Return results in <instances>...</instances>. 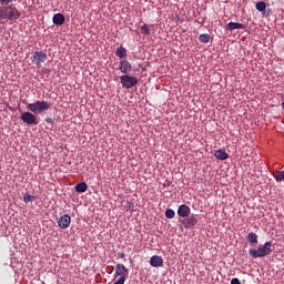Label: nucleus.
<instances>
[{"label":"nucleus","instance_id":"obj_1","mask_svg":"<svg viewBox=\"0 0 284 284\" xmlns=\"http://www.w3.org/2000/svg\"><path fill=\"white\" fill-rule=\"evenodd\" d=\"M14 0H0V21H18L21 19V11L12 4Z\"/></svg>","mask_w":284,"mask_h":284},{"label":"nucleus","instance_id":"obj_2","mask_svg":"<svg viewBox=\"0 0 284 284\" xmlns=\"http://www.w3.org/2000/svg\"><path fill=\"white\" fill-rule=\"evenodd\" d=\"M274 252L272 248V242H266L265 244L260 245L257 248H250L248 254L252 258H265Z\"/></svg>","mask_w":284,"mask_h":284},{"label":"nucleus","instance_id":"obj_3","mask_svg":"<svg viewBox=\"0 0 284 284\" xmlns=\"http://www.w3.org/2000/svg\"><path fill=\"white\" fill-rule=\"evenodd\" d=\"M27 110L33 112V114H42V112L50 110V104L45 101H36L34 103H29Z\"/></svg>","mask_w":284,"mask_h":284},{"label":"nucleus","instance_id":"obj_4","mask_svg":"<svg viewBox=\"0 0 284 284\" xmlns=\"http://www.w3.org/2000/svg\"><path fill=\"white\" fill-rule=\"evenodd\" d=\"M120 83L122 84V88H125V90H130L134 88L136 83H139V79L130 74H124L120 77Z\"/></svg>","mask_w":284,"mask_h":284},{"label":"nucleus","instance_id":"obj_5","mask_svg":"<svg viewBox=\"0 0 284 284\" xmlns=\"http://www.w3.org/2000/svg\"><path fill=\"white\" fill-rule=\"evenodd\" d=\"M20 119L23 123H27V125H39V121H37V115H34V113L23 112Z\"/></svg>","mask_w":284,"mask_h":284},{"label":"nucleus","instance_id":"obj_6","mask_svg":"<svg viewBox=\"0 0 284 284\" xmlns=\"http://www.w3.org/2000/svg\"><path fill=\"white\" fill-rule=\"evenodd\" d=\"M47 60L48 53L43 51H36L31 57V61L32 63H36V65H41V63H45Z\"/></svg>","mask_w":284,"mask_h":284},{"label":"nucleus","instance_id":"obj_7","mask_svg":"<svg viewBox=\"0 0 284 284\" xmlns=\"http://www.w3.org/2000/svg\"><path fill=\"white\" fill-rule=\"evenodd\" d=\"M128 274H130V271L128 270V267H125V265L124 264H121V263H119V264H116V266H115V278L116 277H124V278H128Z\"/></svg>","mask_w":284,"mask_h":284},{"label":"nucleus","instance_id":"obj_8","mask_svg":"<svg viewBox=\"0 0 284 284\" xmlns=\"http://www.w3.org/2000/svg\"><path fill=\"white\" fill-rule=\"evenodd\" d=\"M70 223H72V217L68 214L62 215L58 221V225L61 230H68V227H70Z\"/></svg>","mask_w":284,"mask_h":284},{"label":"nucleus","instance_id":"obj_9","mask_svg":"<svg viewBox=\"0 0 284 284\" xmlns=\"http://www.w3.org/2000/svg\"><path fill=\"white\" fill-rule=\"evenodd\" d=\"M196 223H199V220H196L194 215H191L182 221V225L185 227V230H192Z\"/></svg>","mask_w":284,"mask_h":284},{"label":"nucleus","instance_id":"obj_10","mask_svg":"<svg viewBox=\"0 0 284 284\" xmlns=\"http://www.w3.org/2000/svg\"><path fill=\"white\" fill-rule=\"evenodd\" d=\"M119 70L122 74H130L132 72V63L128 60H121Z\"/></svg>","mask_w":284,"mask_h":284},{"label":"nucleus","instance_id":"obj_11","mask_svg":"<svg viewBox=\"0 0 284 284\" xmlns=\"http://www.w3.org/2000/svg\"><path fill=\"white\" fill-rule=\"evenodd\" d=\"M190 212L191 209L190 206H187L186 204H182L179 206L178 209V214L182 217V219H187V216H190Z\"/></svg>","mask_w":284,"mask_h":284},{"label":"nucleus","instance_id":"obj_12","mask_svg":"<svg viewBox=\"0 0 284 284\" xmlns=\"http://www.w3.org/2000/svg\"><path fill=\"white\" fill-rule=\"evenodd\" d=\"M150 265L151 267H163V257L159 255H153L150 258Z\"/></svg>","mask_w":284,"mask_h":284},{"label":"nucleus","instance_id":"obj_13","mask_svg":"<svg viewBox=\"0 0 284 284\" xmlns=\"http://www.w3.org/2000/svg\"><path fill=\"white\" fill-rule=\"evenodd\" d=\"M225 30H229V31L245 30V24L241 22H229L225 27Z\"/></svg>","mask_w":284,"mask_h":284},{"label":"nucleus","instance_id":"obj_14","mask_svg":"<svg viewBox=\"0 0 284 284\" xmlns=\"http://www.w3.org/2000/svg\"><path fill=\"white\" fill-rule=\"evenodd\" d=\"M215 159H219V161H226V159H230V154L223 149L216 150L214 152Z\"/></svg>","mask_w":284,"mask_h":284},{"label":"nucleus","instance_id":"obj_15","mask_svg":"<svg viewBox=\"0 0 284 284\" xmlns=\"http://www.w3.org/2000/svg\"><path fill=\"white\" fill-rule=\"evenodd\" d=\"M53 23L54 26H63L65 23V16L62 13H55L53 16Z\"/></svg>","mask_w":284,"mask_h":284},{"label":"nucleus","instance_id":"obj_16","mask_svg":"<svg viewBox=\"0 0 284 284\" xmlns=\"http://www.w3.org/2000/svg\"><path fill=\"white\" fill-rule=\"evenodd\" d=\"M115 57H118V59L125 60L128 58V50L121 45L115 50Z\"/></svg>","mask_w":284,"mask_h":284},{"label":"nucleus","instance_id":"obj_17","mask_svg":"<svg viewBox=\"0 0 284 284\" xmlns=\"http://www.w3.org/2000/svg\"><path fill=\"white\" fill-rule=\"evenodd\" d=\"M75 192L83 194V192H88V184L85 182H80L75 185Z\"/></svg>","mask_w":284,"mask_h":284},{"label":"nucleus","instance_id":"obj_18","mask_svg":"<svg viewBox=\"0 0 284 284\" xmlns=\"http://www.w3.org/2000/svg\"><path fill=\"white\" fill-rule=\"evenodd\" d=\"M246 241H248V243H258V235H256V233H248Z\"/></svg>","mask_w":284,"mask_h":284},{"label":"nucleus","instance_id":"obj_19","mask_svg":"<svg viewBox=\"0 0 284 284\" xmlns=\"http://www.w3.org/2000/svg\"><path fill=\"white\" fill-rule=\"evenodd\" d=\"M210 39L211 36L207 33H202L199 36V41H201V43H210Z\"/></svg>","mask_w":284,"mask_h":284},{"label":"nucleus","instance_id":"obj_20","mask_svg":"<svg viewBox=\"0 0 284 284\" xmlns=\"http://www.w3.org/2000/svg\"><path fill=\"white\" fill-rule=\"evenodd\" d=\"M256 10L258 12H265V8H267V4L264 1H260L255 4Z\"/></svg>","mask_w":284,"mask_h":284},{"label":"nucleus","instance_id":"obj_21","mask_svg":"<svg viewBox=\"0 0 284 284\" xmlns=\"http://www.w3.org/2000/svg\"><path fill=\"white\" fill-rule=\"evenodd\" d=\"M273 176L276 181H284V171H275Z\"/></svg>","mask_w":284,"mask_h":284},{"label":"nucleus","instance_id":"obj_22","mask_svg":"<svg viewBox=\"0 0 284 284\" xmlns=\"http://www.w3.org/2000/svg\"><path fill=\"white\" fill-rule=\"evenodd\" d=\"M165 216H166L168 219H174V216H176V213L174 212V210L168 209V210L165 211Z\"/></svg>","mask_w":284,"mask_h":284},{"label":"nucleus","instance_id":"obj_23","mask_svg":"<svg viewBox=\"0 0 284 284\" xmlns=\"http://www.w3.org/2000/svg\"><path fill=\"white\" fill-rule=\"evenodd\" d=\"M23 201H24V203H30V202L34 201V196H32L30 194H24Z\"/></svg>","mask_w":284,"mask_h":284},{"label":"nucleus","instance_id":"obj_24","mask_svg":"<svg viewBox=\"0 0 284 284\" xmlns=\"http://www.w3.org/2000/svg\"><path fill=\"white\" fill-rule=\"evenodd\" d=\"M141 32H143V34L150 36V27H148V24H143L141 27Z\"/></svg>","mask_w":284,"mask_h":284},{"label":"nucleus","instance_id":"obj_25","mask_svg":"<svg viewBox=\"0 0 284 284\" xmlns=\"http://www.w3.org/2000/svg\"><path fill=\"white\" fill-rule=\"evenodd\" d=\"M125 281H128V277L122 276L119 277V280L115 281L113 284H125Z\"/></svg>","mask_w":284,"mask_h":284},{"label":"nucleus","instance_id":"obj_26","mask_svg":"<svg viewBox=\"0 0 284 284\" xmlns=\"http://www.w3.org/2000/svg\"><path fill=\"white\" fill-rule=\"evenodd\" d=\"M118 256H119V258H125V253L119 252V253H118Z\"/></svg>","mask_w":284,"mask_h":284},{"label":"nucleus","instance_id":"obj_27","mask_svg":"<svg viewBox=\"0 0 284 284\" xmlns=\"http://www.w3.org/2000/svg\"><path fill=\"white\" fill-rule=\"evenodd\" d=\"M45 123H52V118H47Z\"/></svg>","mask_w":284,"mask_h":284},{"label":"nucleus","instance_id":"obj_28","mask_svg":"<svg viewBox=\"0 0 284 284\" xmlns=\"http://www.w3.org/2000/svg\"><path fill=\"white\" fill-rule=\"evenodd\" d=\"M282 108H283V110H284V102H282Z\"/></svg>","mask_w":284,"mask_h":284}]
</instances>
